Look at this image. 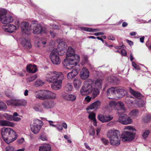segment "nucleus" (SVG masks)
<instances>
[{"mask_svg": "<svg viewBox=\"0 0 151 151\" xmlns=\"http://www.w3.org/2000/svg\"><path fill=\"white\" fill-rule=\"evenodd\" d=\"M102 81L101 79H97L95 81V85L93 81L91 79H88L85 81L81 90V94L87 95L93 91V98H95L99 94L98 88H101Z\"/></svg>", "mask_w": 151, "mask_h": 151, "instance_id": "f257e3e1", "label": "nucleus"}, {"mask_svg": "<svg viewBox=\"0 0 151 151\" xmlns=\"http://www.w3.org/2000/svg\"><path fill=\"white\" fill-rule=\"evenodd\" d=\"M64 78V76L62 73L56 71L48 72L46 77L47 81L52 83L51 88L55 90H58L61 88L62 81Z\"/></svg>", "mask_w": 151, "mask_h": 151, "instance_id": "f03ea898", "label": "nucleus"}, {"mask_svg": "<svg viewBox=\"0 0 151 151\" xmlns=\"http://www.w3.org/2000/svg\"><path fill=\"white\" fill-rule=\"evenodd\" d=\"M74 50L71 47H69L66 53L67 56L64 60V65L67 69H71L76 66L80 61L79 56L74 54Z\"/></svg>", "mask_w": 151, "mask_h": 151, "instance_id": "7ed1b4c3", "label": "nucleus"}, {"mask_svg": "<svg viewBox=\"0 0 151 151\" xmlns=\"http://www.w3.org/2000/svg\"><path fill=\"white\" fill-rule=\"evenodd\" d=\"M1 133L3 139L8 144L17 138V136L16 132L10 128H3L1 130Z\"/></svg>", "mask_w": 151, "mask_h": 151, "instance_id": "20e7f679", "label": "nucleus"}, {"mask_svg": "<svg viewBox=\"0 0 151 151\" xmlns=\"http://www.w3.org/2000/svg\"><path fill=\"white\" fill-rule=\"evenodd\" d=\"M136 131L133 126H126L122 132L121 137L123 140L131 141L134 138Z\"/></svg>", "mask_w": 151, "mask_h": 151, "instance_id": "39448f33", "label": "nucleus"}, {"mask_svg": "<svg viewBox=\"0 0 151 151\" xmlns=\"http://www.w3.org/2000/svg\"><path fill=\"white\" fill-rule=\"evenodd\" d=\"M120 132L116 129H110L107 133V136L109 139L111 145L118 146L120 143Z\"/></svg>", "mask_w": 151, "mask_h": 151, "instance_id": "423d86ee", "label": "nucleus"}, {"mask_svg": "<svg viewBox=\"0 0 151 151\" xmlns=\"http://www.w3.org/2000/svg\"><path fill=\"white\" fill-rule=\"evenodd\" d=\"M107 93L108 96H114L116 94L123 96L127 94L126 90L124 88L119 87H112L108 89Z\"/></svg>", "mask_w": 151, "mask_h": 151, "instance_id": "0eeeda50", "label": "nucleus"}, {"mask_svg": "<svg viewBox=\"0 0 151 151\" xmlns=\"http://www.w3.org/2000/svg\"><path fill=\"white\" fill-rule=\"evenodd\" d=\"M43 124V123L42 121L37 119H34L33 123L31 125L32 131L35 134H37Z\"/></svg>", "mask_w": 151, "mask_h": 151, "instance_id": "6e6552de", "label": "nucleus"}, {"mask_svg": "<svg viewBox=\"0 0 151 151\" xmlns=\"http://www.w3.org/2000/svg\"><path fill=\"white\" fill-rule=\"evenodd\" d=\"M32 29L33 33L35 35H39L40 33H46L47 30L45 27H42L40 24L33 23L31 24Z\"/></svg>", "mask_w": 151, "mask_h": 151, "instance_id": "1a4fd4ad", "label": "nucleus"}, {"mask_svg": "<svg viewBox=\"0 0 151 151\" xmlns=\"http://www.w3.org/2000/svg\"><path fill=\"white\" fill-rule=\"evenodd\" d=\"M50 58L52 62L54 64L58 65L61 63L59 52L55 49H53L50 54Z\"/></svg>", "mask_w": 151, "mask_h": 151, "instance_id": "9d476101", "label": "nucleus"}, {"mask_svg": "<svg viewBox=\"0 0 151 151\" xmlns=\"http://www.w3.org/2000/svg\"><path fill=\"white\" fill-rule=\"evenodd\" d=\"M21 28L23 34H30V31L32 29L31 24L30 25L27 22H24L22 23Z\"/></svg>", "mask_w": 151, "mask_h": 151, "instance_id": "9b49d317", "label": "nucleus"}, {"mask_svg": "<svg viewBox=\"0 0 151 151\" xmlns=\"http://www.w3.org/2000/svg\"><path fill=\"white\" fill-rule=\"evenodd\" d=\"M118 121L123 124L126 125L130 124L132 120L127 115L124 114L122 116H119Z\"/></svg>", "mask_w": 151, "mask_h": 151, "instance_id": "f8f14e48", "label": "nucleus"}, {"mask_svg": "<svg viewBox=\"0 0 151 151\" xmlns=\"http://www.w3.org/2000/svg\"><path fill=\"white\" fill-rule=\"evenodd\" d=\"M109 105L111 107L116 108L118 110H124V104L122 102H119L116 103L114 101H112L109 102Z\"/></svg>", "mask_w": 151, "mask_h": 151, "instance_id": "ddd939ff", "label": "nucleus"}, {"mask_svg": "<svg viewBox=\"0 0 151 151\" xmlns=\"http://www.w3.org/2000/svg\"><path fill=\"white\" fill-rule=\"evenodd\" d=\"M113 116L111 115H104L99 114L98 116L99 120L103 123L106 122L111 121L113 119Z\"/></svg>", "mask_w": 151, "mask_h": 151, "instance_id": "4468645a", "label": "nucleus"}, {"mask_svg": "<svg viewBox=\"0 0 151 151\" xmlns=\"http://www.w3.org/2000/svg\"><path fill=\"white\" fill-rule=\"evenodd\" d=\"M55 104V103L54 101H44L42 103V105L45 109H49L53 107Z\"/></svg>", "mask_w": 151, "mask_h": 151, "instance_id": "2eb2a0df", "label": "nucleus"}, {"mask_svg": "<svg viewBox=\"0 0 151 151\" xmlns=\"http://www.w3.org/2000/svg\"><path fill=\"white\" fill-rule=\"evenodd\" d=\"M2 28L4 31L9 33H12L16 29V27L13 24H9L6 25H4Z\"/></svg>", "mask_w": 151, "mask_h": 151, "instance_id": "dca6fc26", "label": "nucleus"}, {"mask_svg": "<svg viewBox=\"0 0 151 151\" xmlns=\"http://www.w3.org/2000/svg\"><path fill=\"white\" fill-rule=\"evenodd\" d=\"M80 70L79 68H75L71 72L68 73L67 75V78L69 80L72 79L76 76L78 74Z\"/></svg>", "mask_w": 151, "mask_h": 151, "instance_id": "f3484780", "label": "nucleus"}, {"mask_svg": "<svg viewBox=\"0 0 151 151\" xmlns=\"http://www.w3.org/2000/svg\"><path fill=\"white\" fill-rule=\"evenodd\" d=\"M1 23L4 24H8L13 21L12 17L11 16H6V15L0 19Z\"/></svg>", "mask_w": 151, "mask_h": 151, "instance_id": "a211bd4d", "label": "nucleus"}, {"mask_svg": "<svg viewBox=\"0 0 151 151\" xmlns=\"http://www.w3.org/2000/svg\"><path fill=\"white\" fill-rule=\"evenodd\" d=\"M21 44L23 47L27 49H29L32 47V45L30 40L25 38H23L22 39Z\"/></svg>", "mask_w": 151, "mask_h": 151, "instance_id": "6ab92c4d", "label": "nucleus"}, {"mask_svg": "<svg viewBox=\"0 0 151 151\" xmlns=\"http://www.w3.org/2000/svg\"><path fill=\"white\" fill-rule=\"evenodd\" d=\"M89 71L86 68H83L81 72L80 76L83 79H85L89 76Z\"/></svg>", "mask_w": 151, "mask_h": 151, "instance_id": "aec40b11", "label": "nucleus"}, {"mask_svg": "<svg viewBox=\"0 0 151 151\" xmlns=\"http://www.w3.org/2000/svg\"><path fill=\"white\" fill-rule=\"evenodd\" d=\"M67 45L66 43L64 42H61L59 43L58 46V49H55L58 51V52H59V51H62L63 52H65L66 48Z\"/></svg>", "mask_w": 151, "mask_h": 151, "instance_id": "412c9836", "label": "nucleus"}, {"mask_svg": "<svg viewBox=\"0 0 151 151\" xmlns=\"http://www.w3.org/2000/svg\"><path fill=\"white\" fill-rule=\"evenodd\" d=\"M15 124L13 122L5 120H0V125L3 126L14 127Z\"/></svg>", "mask_w": 151, "mask_h": 151, "instance_id": "4be33fe9", "label": "nucleus"}, {"mask_svg": "<svg viewBox=\"0 0 151 151\" xmlns=\"http://www.w3.org/2000/svg\"><path fill=\"white\" fill-rule=\"evenodd\" d=\"M101 104V102L99 101H97L89 106L86 109L88 110L97 109L100 106Z\"/></svg>", "mask_w": 151, "mask_h": 151, "instance_id": "5701e85b", "label": "nucleus"}, {"mask_svg": "<svg viewBox=\"0 0 151 151\" xmlns=\"http://www.w3.org/2000/svg\"><path fill=\"white\" fill-rule=\"evenodd\" d=\"M39 151H51V147L50 145L45 144L39 147Z\"/></svg>", "mask_w": 151, "mask_h": 151, "instance_id": "b1692460", "label": "nucleus"}, {"mask_svg": "<svg viewBox=\"0 0 151 151\" xmlns=\"http://www.w3.org/2000/svg\"><path fill=\"white\" fill-rule=\"evenodd\" d=\"M27 72L30 73H35L37 71V68L36 65L30 64L27 67Z\"/></svg>", "mask_w": 151, "mask_h": 151, "instance_id": "393cba45", "label": "nucleus"}, {"mask_svg": "<svg viewBox=\"0 0 151 151\" xmlns=\"http://www.w3.org/2000/svg\"><path fill=\"white\" fill-rule=\"evenodd\" d=\"M15 106H25L27 104V101L24 99L15 100Z\"/></svg>", "mask_w": 151, "mask_h": 151, "instance_id": "a878e982", "label": "nucleus"}, {"mask_svg": "<svg viewBox=\"0 0 151 151\" xmlns=\"http://www.w3.org/2000/svg\"><path fill=\"white\" fill-rule=\"evenodd\" d=\"M64 98L65 100L67 101H73L76 100V96L74 94H70L64 96Z\"/></svg>", "mask_w": 151, "mask_h": 151, "instance_id": "bb28decb", "label": "nucleus"}, {"mask_svg": "<svg viewBox=\"0 0 151 151\" xmlns=\"http://www.w3.org/2000/svg\"><path fill=\"white\" fill-rule=\"evenodd\" d=\"M129 91L131 94L138 99H141L142 97H143L140 93L134 91L131 88H129Z\"/></svg>", "mask_w": 151, "mask_h": 151, "instance_id": "cd10ccee", "label": "nucleus"}, {"mask_svg": "<svg viewBox=\"0 0 151 151\" xmlns=\"http://www.w3.org/2000/svg\"><path fill=\"white\" fill-rule=\"evenodd\" d=\"M82 81L80 79L78 78L75 79L73 81V84L76 89H78L81 86Z\"/></svg>", "mask_w": 151, "mask_h": 151, "instance_id": "c85d7f7f", "label": "nucleus"}, {"mask_svg": "<svg viewBox=\"0 0 151 151\" xmlns=\"http://www.w3.org/2000/svg\"><path fill=\"white\" fill-rule=\"evenodd\" d=\"M81 29L82 30L90 32H94L100 31L99 29H93L88 27H81Z\"/></svg>", "mask_w": 151, "mask_h": 151, "instance_id": "c756f323", "label": "nucleus"}, {"mask_svg": "<svg viewBox=\"0 0 151 151\" xmlns=\"http://www.w3.org/2000/svg\"><path fill=\"white\" fill-rule=\"evenodd\" d=\"M108 80L109 82L112 83L114 84H117L119 82L118 78L114 76L109 77H108Z\"/></svg>", "mask_w": 151, "mask_h": 151, "instance_id": "7c9ffc66", "label": "nucleus"}, {"mask_svg": "<svg viewBox=\"0 0 151 151\" xmlns=\"http://www.w3.org/2000/svg\"><path fill=\"white\" fill-rule=\"evenodd\" d=\"M21 118L19 114L16 112H14L12 116V121L19 122L20 121Z\"/></svg>", "mask_w": 151, "mask_h": 151, "instance_id": "2f4dec72", "label": "nucleus"}, {"mask_svg": "<svg viewBox=\"0 0 151 151\" xmlns=\"http://www.w3.org/2000/svg\"><path fill=\"white\" fill-rule=\"evenodd\" d=\"M73 88V86L72 84L70 83H66L65 89V90L68 92L71 91Z\"/></svg>", "mask_w": 151, "mask_h": 151, "instance_id": "473e14b6", "label": "nucleus"}, {"mask_svg": "<svg viewBox=\"0 0 151 151\" xmlns=\"http://www.w3.org/2000/svg\"><path fill=\"white\" fill-rule=\"evenodd\" d=\"M45 83V82L40 79H37L34 83V85L36 87L42 86Z\"/></svg>", "mask_w": 151, "mask_h": 151, "instance_id": "72a5a7b5", "label": "nucleus"}, {"mask_svg": "<svg viewBox=\"0 0 151 151\" xmlns=\"http://www.w3.org/2000/svg\"><path fill=\"white\" fill-rule=\"evenodd\" d=\"M42 90H40L35 91V94L36 97L38 99L42 100Z\"/></svg>", "mask_w": 151, "mask_h": 151, "instance_id": "f704fd0d", "label": "nucleus"}, {"mask_svg": "<svg viewBox=\"0 0 151 151\" xmlns=\"http://www.w3.org/2000/svg\"><path fill=\"white\" fill-rule=\"evenodd\" d=\"M48 92L47 99H55L56 97V95L55 93L49 91H48Z\"/></svg>", "mask_w": 151, "mask_h": 151, "instance_id": "c9c22d12", "label": "nucleus"}, {"mask_svg": "<svg viewBox=\"0 0 151 151\" xmlns=\"http://www.w3.org/2000/svg\"><path fill=\"white\" fill-rule=\"evenodd\" d=\"M37 77V74H35L30 76L29 77H28L27 80V82H32Z\"/></svg>", "mask_w": 151, "mask_h": 151, "instance_id": "e433bc0d", "label": "nucleus"}, {"mask_svg": "<svg viewBox=\"0 0 151 151\" xmlns=\"http://www.w3.org/2000/svg\"><path fill=\"white\" fill-rule=\"evenodd\" d=\"M138 111L137 110H134L131 111L129 113V116L133 118H135L137 116Z\"/></svg>", "mask_w": 151, "mask_h": 151, "instance_id": "4c0bfd02", "label": "nucleus"}, {"mask_svg": "<svg viewBox=\"0 0 151 151\" xmlns=\"http://www.w3.org/2000/svg\"><path fill=\"white\" fill-rule=\"evenodd\" d=\"M7 109L6 104L3 101H0V111H3Z\"/></svg>", "mask_w": 151, "mask_h": 151, "instance_id": "58836bf2", "label": "nucleus"}, {"mask_svg": "<svg viewBox=\"0 0 151 151\" xmlns=\"http://www.w3.org/2000/svg\"><path fill=\"white\" fill-rule=\"evenodd\" d=\"M34 108L35 111L38 112H42L43 111V109L41 106L39 104L35 105Z\"/></svg>", "mask_w": 151, "mask_h": 151, "instance_id": "ea45409f", "label": "nucleus"}, {"mask_svg": "<svg viewBox=\"0 0 151 151\" xmlns=\"http://www.w3.org/2000/svg\"><path fill=\"white\" fill-rule=\"evenodd\" d=\"M145 102L143 100H139L137 101V105L140 107H143L145 105Z\"/></svg>", "mask_w": 151, "mask_h": 151, "instance_id": "a19ab883", "label": "nucleus"}, {"mask_svg": "<svg viewBox=\"0 0 151 151\" xmlns=\"http://www.w3.org/2000/svg\"><path fill=\"white\" fill-rule=\"evenodd\" d=\"M6 13L7 11L5 9L0 8V19L6 15Z\"/></svg>", "mask_w": 151, "mask_h": 151, "instance_id": "79ce46f5", "label": "nucleus"}, {"mask_svg": "<svg viewBox=\"0 0 151 151\" xmlns=\"http://www.w3.org/2000/svg\"><path fill=\"white\" fill-rule=\"evenodd\" d=\"M12 116L7 113H5L3 114V116L6 119L11 121H12Z\"/></svg>", "mask_w": 151, "mask_h": 151, "instance_id": "37998d69", "label": "nucleus"}, {"mask_svg": "<svg viewBox=\"0 0 151 151\" xmlns=\"http://www.w3.org/2000/svg\"><path fill=\"white\" fill-rule=\"evenodd\" d=\"M48 91L47 90H42V100L47 99Z\"/></svg>", "mask_w": 151, "mask_h": 151, "instance_id": "c03bdc74", "label": "nucleus"}, {"mask_svg": "<svg viewBox=\"0 0 151 151\" xmlns=\"http://www.w3.org/2000/svg\"><path fill=\"white\" fill-rule=\"evenodd\" d=\"M46 43V42L45 39H43L40 40L38 42V43L39 44L37 45V46L39 47L40 46L42 45H43L42 46L43 47H44V45H45Z\"/></svg>", "mask_w": 151, "mask_h": 151, "instance_id": "a18cd8bd", "label": "nucleus"}, {"mask_svg": "<svg viewBox=\"0 0 151 151\" xmlns=\"http://www.w3.org/2000/svg\"><path fill=\"white\" fill-rule=\"evenodd\" d=\"M132 98V97L131 96L127 97L125 99V102L128 104H132L133 102V100L131 99Z\"/></svg>", "mask_w": 151, "mask_h": 151, "instance_id": "49530a36", "label": "nucleus"}, {"mask_svg": "<svg viewBox=\"0 0 151 151\" xmlns=\"http://www.w3.org/2000/svg\"><path fill=\"white\" fill-rule=\"evenodd\" d=\"M150 133V131L148 130H146L142 134L143 138L144 139H146L149 134Z\"/></svg>", "mask_w": 151, "mask_h": 151, "instance_id": "de8ad7c7", "label": "nucleus"}, {"mask_svg": "<svg viewBox=\"0 0 151 151\" xmlns=\"http://www.w3.org/2000/svg\"><path fill=\"white\" fill-rule=\"evenodd\" d=\"M95 116V114L94 113H92L89 114L88 117L93 121L95 120V119H96Z\"/></svg>", "mask_w": 151, "mask_h": 151, "instance_id": "09e8293b", "label": "nucleus"}, {"mask_svg": "<svg viewBox=\"0 0 151 151\" xmlns=\"http://www.w3.org/2000/svg\"><path fill=\"white\" fill-rule=\"evenodd\" d=\"M132 65L135 69L138 70H140V67L139 65L136 64L135 62L132 61Z\"/></svg>", "mask_w": 151, "mask_h": 151, "instance_id": "8fccbe9b", "label": "nucleus"}, {"mask_svg": "<svg viewBox=\"0 0 151 151\" xmlns=\"http://www.w3.org/2000/svg\"><path fill=\"white\" fill-rule=\"evenodd\" d=\"M15 100H10L6 101V104L8 105H12L15 106Z\"/></svg>", "mask_w": 151, "mask_h": 151, "instance_id": "3c124183", "label": "nucleus"}, {"mask_svg": "<svg viewBox=\"0 0 151 151\" xmlns=\"http://www.w3.org/2000/svg\"><path fill=\"white\" fill-rule=\"evenodd\" d=\"M40 139L42 141H46L47 140V136L45 134H42L39 137Z\"/></svg>", "mask_w": 151, "mask_h": 151, "instance_id": "603ef678", "label": "nucleus"}, {"mask_svg": "<svg viewBox=\"0 0 151 151\" xmlns=\"http://www.w3.org/2000/svg\"><path fill=\"white\" fill-rule=\"evenodd\" d=\"M101 141L105 145H107L109 143V140L104 138H102Z\"/></svg>", "mask_w": 151, "mask_h": 151, "instance_id": "864d4df0", "label": "nucleus"}, {"mask_svg": "<svg viewBox=\"0 0 151 151\" xmlns=\"http://www.w3.org/2000/svg\"><path fill=\"white\" fill-rule=\"evenodd\" d=\"M43 119H44V120H45L48 122L50 126H52L54 127H56V126L53 124L54 122L53 121L50 120H48L46 118H43Z\"/></svg>", "mask_w": 151, "mask_h": 151, "instance_id": "5fc2aeb1", "label": "nucleus"}, {"mask_svg": "<svg viewBox=\"0 0 151 151\" xmlns=\"http://www.w3.org/2000/svg\"><path fill=\"white\" fill-rule=\"evenodd\" d=\"M14 148L12 146H9L6 148V151H14Z\"/></svg>", "mask_w": 151, "mask_h": 151, "instance_id": "6e6d98bb", "label": "nucleus"}, {"mask_svg": "<svg viewBox=\"0 0 151 151\" xmlns=\"http://www.w3.org/2000/svg\"><path fill=\"white\" fill-rule=\"evenodd\" d=\"M24 138H21L18 139L17 140V142L18 144H22L24 142Z\"/></svg>", "mask_w": 151, "mask_h": 151, "instance_id": "4d7b16f0", "label": "nucleus"}, {"mask_svg": "<svg viewBox=\"0 0 151 151\" xmlns=\"http://www.w3.org/2000/svg\"><path fill=\"white\" fill-rule=\"evenodd\" d=\"M121 54L123 55H127V52L124 49H122L121 51Z\"/></svg>", "mask_w": 151, "mask_h": 151, "instance_id": "13d9d810", "label": "nucleus"}, {"mask_svg": "<svg viewBox=\"0 0 151 151\" xmlns=\"http://www.w3.org/2000/svg\"><path fill=\"white\" fill-rule=\"evenodd\" d=\"M108 38L109 40H114L115 39L114 37L112 35H110L108 37Z\"/></svg>", "mask_w": 151, "mask_h": 151, "instance_id": "bf43d9fd", "label": "nucleus"}, {"mask_svg": "<svg viewBox=\"0 0 151 151\" xmlns=\"http://www.w3.org/2000/svg\"><path fill=\"white\" fill-rule=\"evenodd\" d=\"M56 127L57 129L59 131L62 130L63 129V127L62 125H58L57 126H56Z\"/></svg>", "mask_w": 151, "mask_h": 151, "instance_id": "052dcab7", "label": "nucleus"}, {"mask_svg": "<svg viewBox=\"0 0 151 151\" xmlns=\"http://www.w3.org/2000/svg\"><path fill=\"white\" fill-rule=\"evenodd\" d=\"M91 99V97H90L89 96H88L86 97L85 99V100L86 101H87L88 102H89Z\"/></svg>", "mask_w": 151, "mask_h": 151, "instance_id": "680f3d73", "label": "nucleus"}, {"mask_svg": "<svg viewBox=\"0 0 151 151\" xmlns=\"http://www.w3.org/2000/svg\"><path fill=\"white\" fill-rule=\"evenodd\" d=\"M122 47L121 46H115V49H116L117 50H115V52H119V51L118 50V49H120Z\"/></svg>", "mask_w": 151, "mask_h": 151, "instance_id": "e2e57ef3", "label": "nucleus"}, {"mask_svg": "<svg viewBox=\"0 0 151 151\" xmlns=\"http://www.w3.org/2000/svg\"><path fill=\"white\" fill-rule=\"evenodd\" d=\"M84 145L86 149L89 150H91L90 147L88 145V144L87 143H84Z\"/></svg>", "mask_w": 151, "mask_h": 151, "instance_id": "0e129e2a", "label": "nucleus"}, {"mask_svg": "<svg viewBox=\"0 0 151 151\" xmlns=\"http://www.w3.org/2000/svg\"><path fill=\"white\" fill-rule=\"evenodd\" d=\"M104 33L102 32L96 33L94 34V35L95 36H99L101 35H103Z\"/></svg>", "mask_w": 151, "mask_h": 151, "instance_id": "69168bd1", "label": "nucleus"}, {"mask_svg": "<svg viewBox=\"0 0 151 151\" xmlns=\"http://www.w3.org/2000/svg\"><path fill=\"white\" fill-rule=\"evenodd\" d=\"M127 42L129 44V45L130 46H132L133 45V42L130 40H126Z\"/></svg>", "mask_w": 151, "mask_h": 151, "instance_id": "338daca9", "label": "nucleus"}, {"mask_svg": "<svg viewBox=\"0 0 151 151\" xmlns=\"http://www.w3.org/2000/svg\"><path fill=\"white\" fill-rule=\"evenodd\" d=\"M63 127L64 129H66L67 127V124L65 122L63 123L62 126Z\"/></svg>", "mask_w": 151, "mask_h": 151, "instance_id": "774afa93", "label": "nucleus"}]
</instances>
